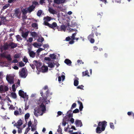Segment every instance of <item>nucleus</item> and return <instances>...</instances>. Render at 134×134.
Listing matches in <instances>:
<instances>
[{
  "instance_id": "c03bdc74",
  "label": "nucleus",
  "mask_w": 134,
  "mask_h": 134,
  "mask_svg": "<svg viewBox=\"0 0 134 134\" xmlns=\"http://www.w3.org/2000/svg\"><path fill=\"white\" fill-rule=\"evenodd\" d=\"M32 27L34 28L37 27L38 25L37 23H33L31 25Z\"/></svg>"
},
{
  "instance_id": "ea45409f",
  "label": "nucleus",
  "mask_w": 134,
  "mask_h": 134,
  "mask_svg": "<svg viewBox=\"0 0 134 134\" xmlns=\"http://www.w3.org/2000/svg\"><path fill=\"white\" fill-rule=\"evenodd\" d=\"M48 66L51 68H52L54 67V65L52 63H48Z\"/></svg>"
},
{
  "instance_id": "603ef678",
  "label": "nucleus",
  "mask_w": 134,
  "mask_h": 134,
  "mask_svg": "<svg viewBox=\"0 0 134 134\" xmlns=\"http://www.w3.org/2000/svg\"><path fill=\"white\" fill-rule=\"evenodd\" d=\"M44 23L45 25L49 27L50 24L48 22V21L45 20L44 21Z\"/></svg>"
},
{
  "instance_id": "a18cd8bd",
  "label": "nucleus",
  "mask_w": 134,
  "mask_h": 134,
  "mask_svg": "<svg viewBox=\"0 0 134 134\" xmlns=\"http://www.w3.org/2000/svg\"><path fill=\"white\" fill-rule=\"evenodd\" d=\"M76 106V104L75 103H73L71 107L70 110H72L73 108H75Z\"/></svg>"
},
{
  "instance_id": "338daca9",
  "label": "nucleus",
  "mask_w": 134,
  "mask_h": 134,
  "mask_svg": "<svg viewBox=\"0 0 134 134\" xmlns=\"http://www.w3.org/2000/svg\"><path fill=\"white\" fill-rule=\"evenodd\" d=\"M32 124V123L31 121L30 120L28 122V127H30L31 126Z\"/></svg>"
},
{
  "instance_id": "bf43d9fd",
  "label": "nucleus",
  "mask_w": 134,
  "mask_h": 134,
  "mask_svg": "<svg viewBox=\"0 0 134 134\" xmlns=\"http://www.w3.org/2000/svg\"><path fill=\"white\" fill-rule=\"evenodd\" d=\"M69 30L71 32H72L73 31H77V30H76V29H72L71 28H69Z\"/></svg>"
},
{
  "instance_id": "423d86ee",
  "label": "nucleus",
  "mask_w": 134,
  "mask_h": 134,
  "mask_svg": "<svg viewBox=\"0 0 134 134\" xmlns=\"http://www.w3.org/2000/svg\"><path fill=\"white\" fill-rule=\"evenodd\" d=\"M33 62L35 65L36 66V68L37 70L39 69H40L42 66V63L41 62L35 60L33 61Z\"/></svg>"
},
{
  "instance_id": "c756f323",
  "label": "nucleus",
  "mask_w": 134,
  "mask_h": 134,
  "mask_svg": "<svg viewBox=\"0 0 134 134\" xmlns=\"http://www.w3.org/2000/svg\"><path fill=\"white\" fill-rule=\"evenodd\" d=\"M37 124H35V125H32L31 126V130L32 131H34L35 130H36V126L37 125Z\"/></svg>"
},
{
  "instance_id": "09e8293b",
  "label": "nucleus",
  "mask_w": 134,
  "mask_h": 134,
  "mask_svg": "<svg viewBox=\"0 0 134 134\" xmlns=\"http://www.w3.org/2000/svg\"><path fill=\"white\" fill-rule=\"evenodd\" d=\"M14 114L16 116H17L18 115H19V111L18 110H15L14 111Z\"/></svg>"
},
{
  "instance_id": "f257e3e1",
  "label": "nucleus",
  "mask_w": 134,
  "mask_h": 134,
  "mask_svg": "<svg viewBox=\"0 0 134 134\" xmlns=\"http://www.w3.org/2000/svg\"><path fill=\"white\" fill-rule=\"evenodd\" d=\"M107 122L105 121L98 122V126L96 130L97 133H100L102 131H104L107 125Z\"/></svg>"
},
{
  "instance_id": "f704fd0d",
  "label": "nucleus",
  "mask_w": 134,
  "mask_h": 134,
  "mask_svg": "<svg viewBox=\"0 0 134 134\" xmlns=\"http://www.w3.org/2000/svg\"><path fill=\"white\" fill-rule=\"evenodd\" d=\"M11 95L12 97L14 99H16L17 97L15 93H11Z\"/></svg>"
},
{
  "instance_id": "7c9ffc66",
  "label": "nucleus",
  "mask_w": 134,
  "mask_h": 134,
  "mask_svg": "<svg viewBox=\"0 0 134 134\" xmlns=\"http://www.w3.org/2000/svg\"><path fill=\"white\" fill-rule=\"evenodd\" d=\"M6 20V17H1V21L2 23H5Z\"/></svg>"
},
{
  "instance_id": "6e6d98bb",
  "label": "nucleus",
  "mask_w": 134,
  "mask_h": 134,
  "mask_svg": "<svg viewBox=\"0 0 134 134\" xmlns=\"http://www.w3.org/2000/svg\"><path fill=\"white\" fill-rule=\"evenodd\" d=\"M16 1V0H8V2L9 3H11L15 2Z\"/></svg>"
},
{
  "instance_id": "0eeeda50",
  "label": "nucleus",
  "mask_w": 134,
  "mask_h": 134,
  "mask_svg": "<svg viewBox=\"0 0 134 134\" xmlns=\"http://www.w3.org/2000/svg\"><path fill=\"white\" fill-rule=\"evenodd\" d=\"M14 77L13 76L10 75H7L6 77V79L8 82L10 84H13L14 82Z\"/></svg>"
},
{
  "instance_id": "393cba45",
  "label": "nucleus",
  "mask_w": 134,
  "mask_h": 134,
  "mask_svg": "<svg viewBox=\"0 0 134 134\" xmlns=\"http://www.w3.org/2000/svg\"><path fill=\"white\" fill-rule=\"evenodd\" d=\"M88 70H86L85 71L82 72V76L83 77L86 76H87L88 77L90 76V75L88 74Z\"/></svg>"
},
{
  "instance_id": "37998d69",
  "label": "nucleus",
  "mask_w": 134,
  "mask_h": 134,
  "mask_svg": "<svg viewBox=\"0 0 134 134\" xmlns=\"http://www.w3.org/2000/svg\"><path fill=\"white\" fill-rule=\"evenodd\" d=\"M44 40V39L43 37H41V38H39L37 40L38 42H42Z\"/></svg>"
},
{
  "instance_id": "c85d7f7f",
  "label": "nucleus",
  "mask_w": 134,
  "mask_h": 134,
  "mask_svg": "<svg viewBox=\"0 0 134 134\" xmlns=\"http://www.w3.org/2000/svg\"><path fill=\"white\" fill-rule=\"evenodd\" d=\"M77 24L76 22L74 21H72L71 22V25L72 27H74L75 26H77Z\"/></svg>"
},
{
  "instance_id": "1a4fd4ad",
  "label": "nucleus",
  "mask_w": 134,
  "mask_h": 134,
  "mask_svg": "<svg viewBox=\"0 0 134 134\" xmlns=\"http://www.w3.org/2000/svg\"><path fill=\"white\" fill-rule=\"evenodd\" d=\"M94 36V33L92 32L88 36L87 38L88 40L91 43H93L94 42V40L93 38Z\"/></svg>"
},
{
  "instance_id": "680f3d73",
  "label": "nucleus",
  "mask_w": 134,
  "mask_h": 134,
  "mask_svg": "<svg viewBox=\"0 0 134 134\" xmlns=\"http://www.w3.org/2000/svg\"><path fill=\"white\" fill-rule=\"evenodd\" d=\"M9 109L10 110L14 109V107L13 105H11L9 107Z\"/></svg>"
},
{
  "instance_id": "f3484780",
  "label": "nucleus",
  "mask_w": 134,
  "mask_h": 134,
  "mask_svg": "<svg viewBox=\"0 0 134 134\" xmlns=\"http://www.w3.org/2000/svg\"><path fill=\"white\" fill-rule=\"evenodd\" d=\"M44 104V103L42 102L40 105V108L42 109L41 110L43 113L46 110V106Z\"/></svg>"
},
{
  "instance_id": "49530a36",
  "label": "nucleus",
  "mask_w": 134,
  "mask_h": 134,
  "mask_svg": "<svg viewBox=\"0 0 134 134\" xmlns=\"http://www.w3.org/2000/svg\"><path fill=\"white\" fill-rule=\"evenodd\" d=\"M58 129L57 130V132L58 133H60L62 132V129L61 128V127L60 125H59L58 126Z\"/></svg>"
},
{
  "instance_id": "2eb2a0df",
  "label": "nucleus",
  "mask_w": 134,
  "mask_h": 134,
  "mask_svg": "<svg viewBox=\"0 0 134 134\" xmlns=\"http://www.w3.org/2000/svg\"><path fill=\"white\" fill-rule=\"evenodd\" d=\"M34 110V114L36 117H37L38 115H42L43 113V112L42 113L41 112H40L38 110H35V109Z\"/></svg>"
},
{
  "instance_id": "9d476101",
  "label": "nucleus",
  "mask_w": 134,
  "mask_h": 134,
  "mask_svg": "<svg viewBox=\"0 0 134 134\" xmlns=\"http://www.w3.org/2000/svg\"><path fill=\"white\" fill-rule=\"evenodd\" d=\"M9 90L8 87L6 86H4L1 85L0 86V92L1 93L4 92L8 91Z\"/></svg>"
},
{
  "instance_id": "ddd939ff",
  "label": "nucleus",
  "mask_w": 134,
  "mask_h": 134,
  "mask_svg": "<svg viewBox=\"0 0 134 134\" xmlns=\"http://www.w3.org/2000/svg\"><path fill=\"white\" fill-rule=\"evenodd\" d=\"M66 27L65 25H63L60 26H57V29L59 31H65Z\"/></svg>"
},
{
  "instance_id": "5701e85b",
  "label": "nucleus",
  "mask_w": 134,
  "mask_h": 134,
  "mask_svg": "<svg viewBox=\"0 0 134 134\" xmlns=\"http://www.w3.org/2000/svg\"><path fill=\"white\" fill-rule=\"evenodd\" d=\"M72 110H69L67 112L68 116L69 118L72 117L73 116V113H72Z\"/></svg>"
},
{
  "instance_id": "0e129e2a",
  "label": "nucleus",
  "mask_w": 134,
  "mask_h": 134,
  "mask_svg": "<svg viewBox=\"0 0 134 134\" xmlns=\"http://www.w3.org/2000/svg\"><path fill=\"white\" fill-rule=\"evenodd\" d=\"M19 57V55L18 54H16L14 55V58H18Z\"/></svg>"
},
{
  "instance_id": "c9c22d12",
  "label": "nucleus",
  "mask_w": 134,
  "mask_h": 134,
  "mask_svg": "<svg viewBox=\"0 0 134 134\" xmlns=\"http://www.w3.org/2000/svg\"><path fill=\"white\" fill-rule=\"evenodd\" d=\"M42 13V10H40L38 11L37 14V15L38 16H41Z\"/></svg>"
},
{
  "instance_id": "a211bd4d",
  "label": "nucleus",
  "mask_w": 134,
  "mask_h": 134,
  "mask_svg": "<svg viewBox=\"0 0 134 134\" xmlns=\"http://www.w3.org/2000/svg\"><path fill=\"white\" fill-rule=\"evenodd\" d=\"M57 26V24L55 22H54L52 24H49V27L51 28L54 29V28Z\"/></svg>"
},
{
  "instance_id": "cd10ccee",
  "label": "nucleus",
  "mask_w": 134,
  "mask_h": 134,
  "mask_svg": "<svg viewBox=\"0 0 134 134\" xmlns=\"http://www.w3.org/2000/svg\"><path fill=\"white\" fill-rule=\"evenodd\" d=\"M29 32H26L25 33H22V36L24 38H26L28 35L29 34Z\"/></svg>"
},
{
  "instance_id": "e433bc0d",
  "label": "nucleus",
  "mask_w": 134,
  "mask_h": 134,
  "mask_svg": "<svg viewBox=\"0 0 134 134\" xmlns=\"http://www.w3.org/2000/svg\"><path fill=\"white\" fill-rule=\"evenodd\" d=\"M31 34L32 36L34 37H36L37 35L36 33L35 32H31Z\"/></svg>"
},
{
  "instance_id": "8fccbe9b",
  "label": "nucleus",
  "mask_w": 134,
  "mask_h": 134,
  "mask_svg": "<svg viewBox=\"0 0 134 134\" xmlns=\"http://www.w3.org/2000/svg\"><path fill=\"white\" fill-rule=\"evenodd\" d=\"M79 112V110L78 109H76L75 110H74L73 111V113H78Z\"/></svg>"
},
{
  "instance_id": "dca6fc26",
  "label": "nucleus",
  "mask_w": 134,
  "mask_h": 134,
  "mask_svg": "<svg viewBox=\"0 0 134 134\" xmlns=\"http://www.w3.org/2000/svg\"><path fill=\"white\" fill-rule=\"evenodd\" d=\"M48 68L47 66H43L40 70L42 71V72H47L48 70Z\"/></svg>"
},
{
  "instance_id": "6e6552de",
  "label": "nucleus",
  "mask_w": 134,
  "mask_h": 134,
  "mask_svg": "<svg viewBox=\"0 0 134 134\" xmlns=\"http://www.w3.org/2000/svg\"><path fill=\"white\" fill-rule=\"evenodd\" d=\"M20 12L19 9L17 8L15 9L14 10V13L13 15V17L15 18V17H17L19 18H20Z\"/></svg>"
},
{
  "instance_id": "f8f14e48",
  "label": "nucleus",
  "mask_w": 134,
  "mask_h": 134,
  "mask_svg": "<svg viewBox=\"0 0 134 134\" xmlns=\"http://www.w3.org/2000/svg\"><path fill=\"white\" fill-rule=\"evenodd\" d=\"M75 124L77 127H81L82 126V123L81 120H76L75 121Z\"/></svg>"
},
{
  "instance_id": "5fc2aeb1",
  "label": "nucleus",
  "mask_w": 134,
  "mask_h": 134,
  "mask_svg": "<svg viewBox=\"0 0 134 134\" xmlns=\"http://www.w3.org/2000/svg\"><path fill=\"white\" fill-rule=\"evenodd\" d=\"M110 125L111 128L113 129L114 128V126L113 123L110 122Z\"/></svg>"
},
{
  "instance_id": "bb28decb",
  "label": "nucleus",
  "mask_w": 134,
  "mask_h": 134,
  "mask_svg": "<svg viewBox=\"0 0 134 134\" xmlns=\"http://www.w3.org/2000/svg\"><path fill=\"white\" fill-rule=\"evenodd\" d=\"M52 19L51 17H49L48 16H47L46 17H44L43 19L44 20L47 21H49Z\"/></svg>"
},
{
  "instance_id": "20e7f679",
  "label": "nucleus",
  "mask_w": 134,
  "mask_h": 134,
  "mask_svg": "<svg viewBox=\"0 0 134 134\" xmlns=\"http://www.w3.org/2000/svg\"><path fill=\"white\" fill-rule=\"evenodd\" d=\"M49 93V90H48L45 93L46 96H42V99L41 102L42 103H44L45 104H47V101L46 100L47 98L48 97V95Z\"/></svg>"
},
{
  "instance_id": "4468645a",
  "label": "nucleus",
  "mask_w": 134,
  "mask_h": 134,
  "mask_svg": "<svg viewBox=\"0 0 134 134\" xmlns=\"http://www.w3.org/2000/svg\"><path fill=\"white\" fill-rule=\"evenodd\" d=\"M28 53H29L30 57L32 58H34L35 57L36 53L33 51H31L30 49H28Z\"/></svg>"
},
{
  "instance_id": "774afa93",
  "label": "nucleus",
  "mask_w": 134,
  "mask_h": 134,
  "mask_svg": "<svg viewBox=\"0 0 134 134\" xmlns=\"http://www.w3.org/2000/svg\"><path fill=\"white\" fill-rule=\"evenodd\" d=\"M70 121L71 122V124H73L74 122V120L73 118H71L70 120Z\"/></svg>"
},
{
  "instance_id": "aec40b11",
  "label": "nucleus",
  "mask_w": 134,
  "mask_h": 134,
  "mask_svg": "<svg viewBox=\"0 0 134 134\" xmlns=\"http://www.w3.org/2000/svg\"><path fill=\"white\" fill-rule=\"evenodd\" d=\"M49 12L51 14H56L57 12L53 8H49L48 9Z\"/></svg>"
},
{
  "instance_id": "39448f33",
  "label": "nucleus",
  "mask_w": 134,
  "mask_h": 134,
  "mask_svg": "<svg viewBox=\"0 0 134 134\" xmlns=\"http://www.w3.org/2000/svg\"><path fill=\"white\" fill-rule=\"evenodd\" d=\"M19 74L20 77L24 78H26L27 75V74L26 73L24 68L21 69V71L19 72Z\"/></svg>"
},
{
  "instance_id": "473e14b6",
  "label": "nucleus",
  "mask_w": 134,
  "mask_h": 134,
  "mask_svg": "<svg viewBox=\"0 0 134 134\" xmlns=\"http://www.w3.org/2000/svg\"><path fill=\"white\" fill-rule=\"evenodd\" d=\"M30 116V114L28 113H26L25 115V120L29 118Z\"/></svg>"
},
{
  "instance_id": "2f4dec72",
  "label": "nucleus",
  "mask_w": 134,
  "mask_h": 134,
  "mask_svg": "<svg viewBox=\"0 0 134 134\" xmlns=\"http://www.w3.org/2000/svg\"><path fill=\"white\" fill-rule=\"evenodd\" d=\"M56 55L55 54H50L49 55V57L52 59H56Z\"/></svg>"
},
{
  "instance_id": "72a5a7b5",
  "label": "nucleus",
  "mask_w": 134,
  "mask_h": 134,
  "mask_svg": "<svg viewBox=\"0 0 134 134\" xmlns=\"http://www.w3.org/2000/svg\"><path fill=\"white\" fill-rule=\"evenodd\" d=\"M7 60L9 61H10L12 60V58L10 56V54H9L8 55H6V58Z\"/></svg>"
},
{
  "instance_id": "412c9836",
  "label": "nucleus",
  "mask_w": 134,
  "mask_h": 134,
  "mask_svg": "<svg viewBox=\"0 0 134 134\" xmlns=\"http://www.w3.org/2000/svg\"><path fill=\"white\" fill-rule=\"evenodd\" d=\"M79 79L77 77H76V79H74V85L75 86H77L79 84Z\"/></svg>"
},
{
  "instance_id": "7ed1b4c3",
  "label": "nucleus",
  "mask_w": 134,
  "mask_h": 134,
  "mask_svg": "<svg viewBox=\"0 0 134 134\" xmlns=\"http://www.w3.org/2000/svg\"><path fill=\"white\" fill-rule=\"evenodd\" d=\"M38 5L39 4L38 2L35 1L32 2V5H30L29 7L27 8L28 13H30L34 11L36 6Z\"/></svg>"
},
{
  "instance_id": "13d9d810",
  "label": "nucleus",
  "mask_w": 134,
  "mask_h": 134,
  "mask_svg": "<svg viewBox=\"0 0 134 134\" xmlns=\"http://www.w3.org/2000/svg\"><path fill=\"white\" fill-rule=\"evenodd\" d=\"M12 90L13 92H15L16 91V89L15 88V85L13 84L12 85Z\"/></svg>"
},
{
  "instance_id": "f03ea898",
  "label": "nucleus",
  "mask_w": 134,
  "mask_h": 134,
  "mask_svg": "<svg viewBox=\"0 0 134 134\" xmlns=\"http://www.w3.org/2000/svg\"><path fill=\"white\" fill-rule=\"evenodd\" d=\"M17 44L11 42L9 44L6 43L3 45V49L5 51H6L9 48L11 49H14L17 46Z\"/></svg>"
},
{
  "instance_id": "864d4df0",
  "label": "nucleus",
  "mask_w": 134,
  "mask_h": 134,
  "mask_svg": "<svg viewBox=\"0 0 134 134\" xmlns=\"http://www.w3.org/2000/svg\"><path fill=\"white\" fill-rule=\"evenodd\" d=\"M84 87V86L82 85H79L78 86L77 88V89H83L82 88Z\"/></svg>"
},
{
  "instance_id": "a878e982",
  "label": "nucleus",
  "mask_w": 134,
  "mask_h": 134,
  "mask_svg": "<svg viewBox=\"0 0 134 134\" xmlns=\"http://www.w3.org/2000/svg\"><path fill=\"white\" fill-rule=\"evenodd\" d=\"M21 11L23 15H26L28 12L27 8H24L21 9Z\"/></svg>"
},
{
  "instance_id": "3c124183",
  "label": "nucleus",
  "mask_w": 134,
  "mask_h": 134,
  "mask_svg": "<svg viewBox=\"0 0 134 134\" xmlns=\"http://www.w3.org/2000/svg\"><path fill=\"white\" fill-rule=\"evenodd\" d=\"M19 65L20 67H22L25 66V64L23 62H21L19 63Z\"/></svg>"
},
{
  "instance_id": "79ce46f5",
  "label": "nucleus",
  "mask_w": 134,
  "mask_h": 134,
  "mask_svg": "<svg viewBox=\"0 0 134 134\" xmlns=\"http://www.w3.org/2000/svg\"><path fill=\"white\" fill-rule=\"evenodd\" d=\"M76 32H75L72 34V36H71L72 39V40H74L75 39V36L76 35Z\"/></svg>"
},
{
  "instance_id": "4d7b16f0",
  "label": "nucleus",
  "mask_w": 134,
  "mask_h": 134,
  "mask_svg": "<svg viewBox=\"0 0 134 134\" xmlns=\"http://www.w3.org/2000/svg\"><path fill=\"white\" fill-rule=\"evenodd\" d=\"M30 66L31 67V68L33 69H34L35 68V66L34 65H35L33 64H30Z\"/></svg>"
},
{
  "instance_id": "6ab92c4d",
  "label": "nucleus",
  "mask_w": 134,
  "mask_h": 134,
  "mask_svg": "<svg viewBox=\"0 0 134 134\" xmlns=\"http://www.w3.org/2000/svg\"><path fill=\"white\" fill-rule=\"evenodd\" d=\"M19 94L21 97L24 98V92L21 90H20L19 91Z\"/></svg>"
},
{
  "instance_id": "052dcab7",
  "label": "nucleus",
  "mask_w": 134,
  "mask_h": 134,
  "mask_svg": "<svg viewBox=\"0 0 134 134\" xmlns=\"http://www.w3.org/2000/svg\"><path fill=\"white\" fill-rule=\"evenodd\" d=\"M38 44L36 42H34L33 44V46L35 47H38Z\"/></svg>"
},
{
  "instance_id": "b1692460",
  "label": "nucleus",
  "mask_w": 134,
  "mask_h": 134,
  "mask_svg": "<svg viewBox=\"0 0 134 134\" xmlns=\"http://www.w3.org/2000/svg\"><path fill=\"white\" fill-rule=\"evenodd\" d=\"M77 102L80 105V106L79 107V110L80 111H81L82 110V109L83 108L82 104L81 101L79 100L77 101Z\"/></svg>"
},
{
  "instance_id": "9b49d317",
  "label": "nucleus",
  "mask_w": 134,
  "mask_h": 134,
  "mask_svg": "<svg viewBox=\"0 0 134 134\" xmlns=\"http://www.w3.org/2000/svg\"><path fill=\"white\" fill-rule=\"evenodd\" d=\"M22 121L20 119L18 121L17 123H15L14 125V126H16L18 129H19V127L22 125Z\"/></svg>"
},
{
  "instance_id": "4be33fe9",
  "label": "nucleus",
  "mask_w": 134,
  "mask_h": 134,
  "mask_svg": "<svg viewBox=\"0 0 134 134\" xmlns=\"http://www.w3.org/2000/svg\"><path fill=\"white\" fill-rule=\"evenodd\" d=\"M64 63L67 65L70 66L71 65L72 62L71 61L68 59H66L64 61Z\"/></svg>"
},
{
  "instance_id": "69168bd1",
  "label": "nucleus",
  "mask_w": 134,
  "mask_h": 134,
  "mask_svg": "<svg viewBox=\"0 0 134 134\" xmlns=\"http://www.w3.org/2000/svg\"><path fill=\"white\" fill-rule=\"evenodd\" d=\"M44 59L47 61H50L51 60V59L50 58L48 57H45L44 58Z\"/></svg>"
},
{
  "instance_id": "a19ab883",
  "label": "nucleus",
  "mask_w": 134,
  "mask_h": 134,
  "mask_svg": "<svg viewBox=\"0 0 134 134\" xmlns=\"http://www.w3.org/2000/svg\"><path fill=\"white\" fill-rule=\"evenodd\" d=\"M54 3L58 4L62 3H61L60 0H54Z\"/></svg>"
},
{
  "instance_id": "e2e57ef3",
  "label": "nucleus",
  "mask_w": 134,
  "mask_h": 134,
  "mask_svg": "<svg viewBox=\"0 0 134 134\" xmlns=\"http://www.w3.org/2000/svg\"><path fill=\"white\" fill-rule=\"evenodd\" d=\"M23 61L27 63L28 62V60L27 58L25 57L23 59Z\"/></svg>"
},
{
  "instance_id": "de8ad7c7",
  "label": "nucleus",
  "mask_w": 134,
  "mask_h": 134,
  "mask_svg": "<svg viewBox=\"0 0 134 134\" xmlns=\"http://www.w3.org/2000/svg\"><path fill=\"white\" fill-rule=\"evenodd\" d=\"M35 110H38L40 112H42V111L41 110L42 109L41 108H40V105L39 107L35 108Z\"/></svg>"
},
{
  "instance_id": "4c0bfd02",
  "label": "nucleus",
  "mask_w": 134,
  "mask_h": 134,
  "mask_svg": "<svg viewBox=\"0 0 134 134\" xmlns=\"http://www.w3.org/2000/svg\"><path fill=\"white\" fill-rule=\"evenodd\" d=\"M16 37L18 41H20V40H22L21 37L19 35H17L16 36Z\"/></svg>"
},
{
  "instance_id": "58836bf2",
  "label": "nucleus",
  "mask_w": 134,
  "mask_h": 134,
  "mask_svg": "<svg viewBox=\"0 0 134 134\" xmlns=\"http://www.w3.org/2000/svg\"><path fill=\"white\" fill-rule=\"evenodd\" d=\"M10 5L9 4H6L4 6H3V9L4 10L6 9Z\"/></svg>"
}]
</instances>
